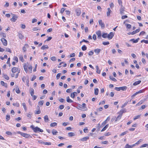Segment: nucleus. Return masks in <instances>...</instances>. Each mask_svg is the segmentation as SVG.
I'll return each instance as SVG.
<instances>
[{
    "mask_svg": "<svg viewBox=\"0 0 148 148\" xmlns=\"http://www.w3.org/2000/svg\"><path fill=\"white\" fill-rule=\"evenodd\" d=\"M32 114H30V112L28 114H27L26 116L28 117H29L30 119L31 118V117H32Z\"/></svg>",
    "mask_w": 148,
    "mask_h": 148,
    "instance_id": "obj_51",
    "label": "nucleus"
},
{
    "mask_svg": "<svg viewBox=\"0 0 148 148\" xmlns=\"http://www.w3.org/2000/svg\"><path fill=\"white\" fill-rule=\"evenodd\" d=\"M122 114H119L117 117H115V118H116L115 121H116L119 120L122 117Z\"/></svg>",
    "mask_w": 148,
    "mask_h": 148,
    "instance_id": "obj_17",
    "label": "nucleus"
},
{
    "mask_svg": "<svg viewBox=\"0 0 148 148\" xmlns=\"http://www.w3.org/2000/svg\"><path fill=\"white\" fill-rule=\"evenodd\" d=\"M128 131H126L124 132H123V133H121V134H120V136H123L126 134L127 133H128Z\"/></svg>",
    "mask_w": 148,
    "mask_h": 148,
    "instance_id": "obj_46",
    "label": "nucleus"
},
{
    "mask_svg": "<svg viewBox=\"0 0 148 148\" xmlns=\"http://www.w3.org/2000/svg\"><path fill=\"white\" fill-rule=\"evenodd\" d=\"M101 49H94V51L96 55H98L99 54L100 52L101 51Z\"/></svg>",
    "mask_w": 148,
    "mask_h": 148,
    "instance_id": "obj_12",
    "label": "nucleus"
},
{
    "mask_svg": "<svg viewBox=\"0 0 148 148\" xmlns=\"http://www.w3.org/2000/svg\"><path fill=\"white\" fill-rule=\"evenodd\" d=\"M141 42H144L146 44H148V40H143L141 41Z\"/></svg>",
    "mask_w": 148,
    "mask_h": 148,
    "instance_id": "obj_45",
    "label": "nucleus"
},
{
    "mask_svg": "<svg viewBox=\"0 0 148 148\" xmlns=\"http://www.w3.org/2000/svg\"><path fill=\"white\" fill-rule=\"evenodd\" d=\"M16 92L17 94H19L20 93V91L18 87H17L16 88Z\"/></svg>",
    "mask_w": 148,
    "mask_h": 148,
    "instance_id": "obj_34",
    "label": "nucleus"
},
{
    "mask_svg": "<svg viewBox=\"0 0 148 148\" xmlns=\"http://www.w3.org/2000/svg\"><path fill=\"white\" fill-rule=\"evenodd\" d=\"M99 89L97 88L95 89L94 93L95 95H97L98 94Z\"/></svg>",
    "mask_w": 148,
    "mask_h": 148,
    "instance_id": "obj_28",
    "label": "nucleus"
},
{
    "mask_svg": "<svg viewBox=\"0 0 148 148\" xmlns=\"http://www.w3.org/2000/svg\"><path fill=\"white\" fill-rule=\"evenodd\" d=\"M66 101L68 103H72L73 102V101L70 99L69 96L67 97H66Z\"/></svg>",
    "mask_w": 148,
    "mask_h": 148,
    "instance_id": "obj_19",
    "label": "nucleus"
},
{
    "mask_svg": "<svg viewBox=\"0 0 148 148\" xmlns=\"http://www.w3.org/2000/svg\"><path fill=\"white\" fill-rule=\"evenodd\" d=\"M3 77H4L5 79L8 80L9 79V78L7 75L3 74Z\"/></svg>",
    "mask_w": 148,
    "mask_h": 148,
    "instance_id": "obj_29",
    "label": "nucleus"
},
{
    "mask_svg": "<svg viewBox=\"0 0 148 148\" xmlns=\"http://www.w3.org/2000/svg\"><path fill=\"white\" fill-rule=\"evenodd\" d=\"M147 146H148V144H145L142 145L140 147H146Z\"/></svg>",
    "mask_w": 148,
    "mask_h": 148,
    "instance_id": "obj_61",
    "label": "nucleus"
},
{
    "mask_svg": "<svg viewBox=\"0 0 148 148\" xmlns=\"http://www.w3.org/2000/svg\"><path fill=\"white\" fill-rule=\"evenodd\" d=\"M69 136L70 137H72L74 136L75 135L73 132H69L68 134Z\"/></svg>",
    "mask_w": 148,
    "mask_h": 148,
    "instance_id": "obj_27",
    "label": "nucleus"
},
{
    "mask_svg": "<svg viewBox=\"0 0 148 148\" xmlns=\"http://www.w3.org/2000/svg\"><path fill=\"white\" fill-rule=\"evenodd\" d=\"M30 93L31 96H33L34 94V90L32 88H30L29 89Z\"/></svg>",
    "mask_w": 148,
    "mask_h": 148,
    "instance_id": "obj_15",
    "label": "nucleus"
},
{
    "mask_svg": "<svg viewBox=\"0 0 148 148\" xmlns=\"http://www.w3.org/2000/svg\"><path fill=\"white\" fill-rule=\"evenodd\" d=\"M94 53L92 51H90L88 53V54L89 56H91Z\"/></svg>",
    "mask_w": 148,
    "mask_h": 148,
    "instance_id": "obj_44",
    "label": "nucleus"
},
{
    "mask_svg": "<svg viewBox=\"0 0 148 148\" xmlns=\"http://www.w3.org/2000/svg\"><path fill=\"white\" fill-rule=\"evenodd\" d=\"M24 69L26 73H27V66L25 65L24 66Z\"/></svg>",
    "mask_w": 148,
    "mask_h": 148,
    "instance_id": "obj_52",
    "label": "nucleus"
},
{
    "mask_svg": "<svg viewBox=\"0 0 148 148\" xmlns=\"http://www.w3.org/2000/svg\"><path fill=\"white\" fill-rule=\"evenodd\" d=\"M125 8L123 6H121L119 10L120 13L121 14H124V11Z\"/></svg>",
    "mask_w": 148,
    "mask_h": 148,
    "instance_id": "obj_8",
    "label": "nucleus"
},
{
    "mask_svg": "<svg viewBox=\"0 0 148 148\" xmlns=\"http://www.w3.org/2000/svg\"><path fill=\"white\" fill-rule=\"evenodd\" d=\"M26 83L27 84V86H29V78H28V77L26 81Z\"/></svg>",
    "mask_w": 148,
    "mask_h": 148,
    "instance_id": "obj_47",
    "label": "nucleus"
},
{
    "mask_svg": "<svg viewBox=\"0 0 148 148\" xmlns=\"http://www.w3.org/2000/svg\"><path fill=\"white\" fill-rule=\"evenodd\" d=\"M140 28H139L137 29H136V30L130 33V34H131L132 35L134 34L137 33L139 32L140 31Z\"/></svg>",
    "mask_w": 148,
    "mask_h": 148,
    "instance_id": "obj_9",
    "label": "nucleus"
},
{
    "mask_svg": "<svg viewBox=\"0 0 148 148\" xmlns=\"http://www.w3.org/2000/svg\"><path fill=\"white\" fill-rule=\"evenodd\" d=\"M127 88V87L126 86H124L123 87H116L114 89L118 91H119L120 90H122L124 91V90H126Z\"/></svg>",
    "mask_w": 148,
    "mask_h": 148,
    "instance_id": "obj_2",
    "label": "nucleus"
},
{
    "mask_svg": "<svg viewBox=\"0 0 148 148\" xmlns=\"http://www.w3.org/2000/svg\"><path fill=\"white\" fill-rule=\"evenodd\" d=\"M126 112V109L125 108H123L122 109H121L120 110L119 112L120 114H122H122L123 113H125Z\"/></svg>",
    "mask_w": 148,
    "mask_h": 148,
    "instance_id": "obj_16",
    "label": "nucleus"
},
{
    "mask_svg": "<svg viewBox=\"0 0 148 148\" xmlns=\"http://www.w3.org/2000/svg\"><path fill=\"white\" fill-rule=\"evenodd\" d=\"M22 134V136L26 138H28L30 137H31V136L29 134H28L26 133H23Z\"/></svg>",
    "mask_w": 148,
    "mask_h": 148,
    "instance_id": "obj_10",
    "label": "nucleus"
},
{
    "mask_svg": "<svg viewBox=\"0 0 148 148\" xmlns=\"http://www.w3.org/2000/svg\"><path fill=\"white\" fill-rule=\"evenodd\" d=\"M1 84L3 86H4L5 87H7V85L6 84H5V83L3 81H1Z\"/></svg>",
    "mask_w": 148,
    "mask_h": 148,
    "instance_id": "obj_36",
    "label": "nucleus"
},
{
    "mask_svg": "<svg viewBox=\"0 0 148 148\" xmlns=\"http://www.w3.org/2000/svg\"><path fill=\"white\" fill-rule=\"evenodd\" d=\"M141 116V114H140V115H138L135 116L134 118L133 119L134 120H135L137 119L140 118Z\"/></svg>",
    "mask_w": 148,
    "mask_h": 148,
    "instance_id": "obj_30",
    "label": "nucleus"
},
{
    "mask_svg": "<svg viewBox=\"0 0 148 148\" xmlns=\"http://www.w3.org/2000/svg\"><path fill=\"white\" fill-rule=\"evenodd\" d=\"M76 108L78 109L83 111H85L86 110V109L85 110L84 108H82V105L79 104H78L77 107Z\"/></svg>",
    "mask_w": 148,
    "mask_h": 148,
    "instance_id": "obj_7",
    "label": "nucleus"
},
{
    "mask_svg": "<svg viewBox=\"0 0 148 148\" xmlns=\"http://www.w3.org/2000/svg\"><path fill=\"white\" fill-rule=\"evenodd\" d=\"M13 105L14 106H16L17 107H18L19 106V103H13Z\"/></svg>",
    "mask_w": 148,
    "mask_h": 148,
    "instance_id": "obj_53",
    "label": "nucleus"
},
{
    "mask_svg": "<svg viewBox=\"0 0 148 148\" xmlns=\"http://www.w3.org/2000/svg\"><path fill=\"white\" fill-rule=\"evenodd\" d=\"M1 40L4 46H6L7 45V41L5 39L2 38L1 39Z\"/></svg>",
    "mask_w": 148,
    "mask_h": 148,
    "instance_id": "obj_4",
    "label": "nucleus"
},
{
    "mask_svg": "<svg viewBox=\"0 0 148 148\" xmlns=\"http://www.w3.org/2000/svg\"><path fill=\"white\" fill-rule=\"evenodd\" d=\"M96 34L97 36H101V32L99 30L96 32Z\"/></svg>",
    "mask_w": 148,
    "mask_h": 148,
    "instance_id": "obj_40",
    "label": "nucleus"
},
{
    "mask_svg": "<svg viewBox=\"0 0 148 148\" xmlns=\"http://www.w3.org/2000/svg\"><path fill=\"white\" fill-rule=\"evenodd\" d=\"M118 2L119 5H121V6H123L122 2L121 0H118Z\"/></svg>",
    "mask_w": 148,
    "mask_h": 148,
    "instance_id": "obj_50",
    "label": "nucleus"
},
{
    "mask_svg": "<svg viewBox=\"0 0 148 148\" xmlns=\"http://www.w3.org/2000/svg\"><path fill=\"white\" fill-rule=\"evenodd\" d=\"M0 35L4 38H5L6 37V35L4 33L1 32V33H0Z\"/></svg>",
    "mask_w": 148,
    "mask_h": 148,
    "instance_id": "obj_35",
    "label": "nucleus"
},
{
    "mask_svg": "<svg viewBox=\"0 0 148 148\" xmlns=\"http://www.w3.org/2000/svg\"><path fill=\"white\" fill-rule=\"evenodd\" d=\"M75 94H77V92H73L72 93L71 95V97L73 98H74L75 96Z\"/></svg>",
    "mask_w": 148,
    "mask_h": 148,
    "instance_id": "obj_24",
    "label": "nucleus"
},
{
    "mask_svg": "<svg viewBox=\"0 0 148 148\" xmlns=\"http://www.w3.org/2000/svg\"><path fill=\"white\" fill-rule=\"evenodd\" d=\"M18 36L19 38L21 39H23L24 37V36L21 33H18Z\"/></svg>",
    "mask_w": 148,
    "mask_h": 148,
    "instance_id": "obj_33",
    "label": "nucleus"
},
{
    "mask_svg": "<svg viewBox=\"0 0 148 148\" xmlns=\"http://www.w3.org/2000/svg\"><path fill=\"white\" fill-rule=\"evenodd\" d=\"M126 25L127 28L130 29L131 28V26L130 24H127Z\"/></svg>",
    "mask_w": 148,
    "mask_h": 148,
    "instance_id": "obj_55",
    "label": "nucleus"
},
{
    "mask_svg": "<svg viewBox=\"0 0 148 148\" xmlns=\"http://www.w3.org/2000/svg\"><path fill=\"white\" fill-rule=\"evenodd\" d=\"M64 107V106L63 105H61L59 107V108L60 110H62L63 109Z\"/></svg>",
    "mask_w": 148,
    "mask_h": 148,
    "instance_id": "obj_57",
    "label": "nucleus"
},
{
    "mask_svg": "<svg viewBox=\"0 0 148 148\" xmlns=\"http://www.w3.org/2000/svg\"><path fill=\"white\" fill-rule=\"evenodd\" d=\"M96 72L98 74H100L101 71L99 69V67L98 66H96Z\"/></svg>",
    "mask_w": 148,
    "mask_h": 148,
    "instance_id": "obj_22",
    "label": "nucleus"
},
{
    "mask_svg": "<svg viewBox=\"0 0 148 148\" xmlns=\"http://www.w3.org/2000/svg\"><path fill=\"white\" fill-rule=\"evenodd\" d=\"M10 119V116L9 114H7L6 116V119L7 121H8Z\"/></svg>",
    "mask_w": 148,
    "mask_h": 148,
    "instance_id": "obj_38",
    "label": "nucleus"
},
{
    "mask_svg": "<svg viewBox=\"0 0 148 148\" xmlns=\"http://www.w3.org/2000/svg\"><path fill=\"white\" fill-rule=\"evenodd\" d=\"M105 103V101L103 100L101 102H100L99 103V105H103Z\"/></svg>",
    "mask_w": 148,
    "mask_h": 148,
    "instance_id": "obj_64",
    "label": "nucleus"
},
{
    "mask_svg": "<svg viewBox=\"0 0 148 148\" xmlns=\"http://www.w3.org/2000/svg\"><path fill=\"white\" fill-rule=\"evenodd\" d=\"M65 12L66 13V14L67 15H68V16L69 15L70 12V11H68V10H66V11H65Z\"/></svg>",
    "mask_w": 148,
    "mask_h": 148,
    "instance_id": "obj_59",
    "label": "nucleus"
},
{
    "mask_svg": "<svg viewBox=\"0 0 148 148\" xmlns=\"http://www.w3.org/2000/svg\"><path fill=\"white\" fill-rule=\"evenodd\" d=\"M92 38L94 40H96L97 39V36L95 34L93 35L92 36Z\"/></svg>",
    "mask_w": 148,
    "mask_h": 148,
    "instance_id": "obj_62",
    "label": "nucleus"
},
{
    "mask_svg": "<svg viewBox=\"0 0 148 148\" xmlns=\"http://www.w3.org/2000/svg\"><path fill=\"white\" fill-rule=\"evenodd\" d=\"M128 103V102H125V103H124V104L122 106H121V108H123L124 107L127 105V104Z\"/></svg>",
    "mask_w": 148,
    "mask_h": 148,
    "instance_id": "obj_63",
    "label": "nucleus"
},
{
    "mask_svg": "<svg viewBox=\"0 0 148 148\" xmlns=\"http://www.w3.org/2000/svg\"><path fill=\"white\" fill-rule=\"evenodd\" d=\"M22 104L23 107L25 110V111H26L27 110V108L26 107V105L25 103H22Z\"/></svg>",
    "mask_w": 148,
    "mask_h": 148,
    "instance_id": "obj_31",
    "label": "nucleus"
},
{
    "mask_svg": "<svg viewBox=\"0 0 148 148\" xmlns=\"http://www.w3.org/2000/svg\"><path fill=\"white\" fill-rule=\"evenodd\" d=\"M61 75V73H58L57 74L56 76V78L57 79H58L60 78V77Z\"/></svg>",
    "mask_w": 148,
    "mask_h": 148,
    "instance_id": "obj_42",
    "label": "nucleus"
},
{
    "mask_svg": "<svg viewBox=\"0 0 148 148\" xmlns=\"http://www.w3.org/2000/svg\"><path fill=\"white\" fill-rule=\"evenodd\" d=\"M107 122H106V121H105L103 123H102L101 125L102 127L105 125L106 123H107Z\"/></svg>",
    "mask_w": 148,
    "mask_h": 148,
    "instance_id": "obj_60",
    "label": "nucleus"
},
{
    "mask_svg": "<svg viewBox=\"0 0 148 148\" xmlns=\"http://www.w3.org/2000/svg\"><path fill=\"white\" fill-rule=\"evenodd\" d=\"M76 12L77 16H79L81 14V11L79 10H76Z\"/></svg>",
    "mask_w": 148,
    "mask_h": 148,
    "instance_id": "obj_39",
    "label": "nucleus"
},
{
    "mask_svg": "<svg viewBox=\"0 0 148 148\" xmlns=\"http://www.w3.org/2000/svg\"><path fill=\"white\" fill-rule=\"evenodd\" d=\"M139 40V38H138L136 39H132L130 40V41H132L133 43H137L138 42V41Z\"/></svg>",
    "mask_w": 148,
    "mask_h": 148,
    "instance_id": "obj_11",
    "label": "nucleus"
},
{
    "mask_svg": "<svg viewBox=\"0 0 148 148\" xmlns=\"http://www.w3.org/2000/svg\"><path fill=\"white\" fill-rule=\"evenodd\" d=\"M14 60L16 61L17 62H18V59L16 56H14L13 59Z\"/></svg>",
    "mask_w": 148,
    "mask_h": 148,
    "instance_id": "obj_56",
    "label": "nucleus"
},
{
    "mask_svg": "<svg viewBox=\"0 0 148 148\" xmlns=\"http://www.w3.org/2000/svg\"><path fill=\"white\" fill-rule=\"evenodd\" d=\"M124 148H132V147L131 145L127 144L125 145Z\"/></svg>",
    "mask_w": 148,
    "mask_h": 148,
    "instance_id": "obj_43",
    "label": "nucleus"
},
{
    "mask_svg": "<svg viewBox=\"0 0 148 148\" xmlns=\"http://www.w3.org/2000/svg\"><path fill=\"white\" fill-rule=\"evenodd\" d=\"M21 28L23 29H25V25L24 24H21Z\"/></svg>",
    "mask_w": 148,
    "mask_h": 148,
    "instance_id": "obj_54",
    "label": "nucleus"
},
{
    "mask_svg": "<svg viewBox=\"0 0 148 148\" xmlns=\"http://www.w3.org/2000/svg\"><path fill=\"white\" fill-rule=\"evenodd\" d=\"M50 126L52 127H54L56 126V123L54 122L51 123L50 125Z\"/></svg>",
    "mask_w": 148,
    "mask_h": 148,
    "instance_id": "obj_58",
    "label": "nucleus"
},
{
    "mask_svg": "<svg viewBox=\"0 0 148 148\" xmlns=\"http://www.w3.org/2000/svg\"><path fill=\"white\" fill-rule=\"evenodd\" d=\"M30 127L32 129L34 132L35 133L37 132H43V130H42L40 129L38 127H34V126L32 125Z\"/></svg>",
    "mask_w": 148,
    "mask_h": 148,
    "instance_id": "obj_1",
    "label": "nucleus"
},
{
    "mask_svg": "<svg viewBox=\"0 0 148 148\" xmlns=\"http://www.w3.org/2000/svg\"><path fill=\"white\" fill-rule=\"evenodd\" d=\"M143 141L142 139H140L136 143H135V144L138 145L140 143Z\"/></svg>",
    "mask_w": 148,
    "mask_h": 148,
    "instance_id": "obj_49",
    "label": "nucleus"
},
{
    "mask_svg": "<svg viewBox=\"0 0 148 148\" xmlns=\"http://www.w3.org/2000/svg\"><path fill=\"white\" fill-rule=\"evenodd\" d=\"M141 81L139 80L138 81H136L133 83V85L136 86L138 84H140L141 82Z\"/></svg>",
    "mask_w": 148,
    "mask_h": 148,
    "instance_id": "obj_23",
    "label": "nucleus"
},
{
    "mask_svg": "<svg viewBox=\"0 0 148 148\" xmlns=\"http://www.w3.org/2000/svg\"><path fill=\"white\" fill-rule=\"evenodd\" d=\"M49 48L48 46L47 45H45L42 46L41 47V49L42 50H45L46 49H47Z\"/></svg>",
    "mask_w": 148,
    "mask_h": 148,
    "instance_id": "obj_21",
    "label": "nucleus"
},
{
    "mask_svg": "<svg viewBox=\"0 0 148 148\" xmlns=\"http://www.w3.org/2000/svg\"><path fill=\"white\" fill-rule=\"evenodd\" d=\"M109 78L114 82H116L117 81L116 79L115 78H114L112 76H109Z\"/></svg>",
    "mask_w": 148,
    "mask_h": 148,
    "instance_id": "obj_32",
    "label": "nucleus"
},
{
    "mask_svg": "<svg viewBox=\"0 0 148 148\" xmlns=\"http://www.w3.org/2000/svg\"><path fill=\"white\" fill-rule=\"evenodd\" d=\"M99 23L100 25L101 26L102 29H104L105 28V24L103 23L102 22V21L101 20L99 21Z\"/></svg>",
    "mask_w": 148,
    "mask_h": 148,
    "instance_id": "obj_6",
    "label": "nucleus"
},
{
    "mask_svg": "<svg viewBox=\"0 0 148 148\" xmlns=\"http://www.w3.org/2000/svg\"><path fill=\"white\" fill-rule=\"evenodd\" d=\"M89 139V137L88 136L83 137L80 139V140L83 142L86 141Z\"/></svg>",
    "mask_w": 148,
    "mask_h": 148,
    "instance_id": "obj_14",
    "label": "nucleus"
},
{
    "mask_svg": "<svg viewBox=\"0 0 148 148\" xmlns=\"http://www.w3.org/2000/svg\"><path fill=\"white\" fill-rule=\"evenodd\" d=\"M44 118V121L45 122H48L49 121V119L48 116L47 115H46L45 116Z\"/></svg>",
    "mask_w": 148,
    "mask_h": 148,
    "instance_id": "obj_13",
    "label": "nucleus"
},
{
    "mask_svg": "<svg viewBox=\"0 0 148 148\" xmlns=\"http://www.w3.org/2000/svg\"><path fill=\"white\" fill-rule=\"evenodd\" d=\"M109 125L108 124L106 125V126L103 127V128L102 129L101 131V132H102L105 130L108 127Z\"/></svg>",
    "mask_w": 148,
    "mask_h": 148,
    "instance_id": "obj_20",
    "label": "nucleus"
},
{
    "mask_svg": "<svg viewBox=\"0 0 148 148\" xmlns=\"http://www.w3.org/2000/svg\"><path fill=\"white\" fill-rule=\"evenodd\" d=\"M17 69L16 67H14L12 69V72L13 73H15L17 71Z\"/></svg>",
    "mask_w": 148,
    "mask_h": 148,
    "instance_id": "obj_25",
    "label": "nucleus"
},
{
    "mask_svg": "<svg viewBox=\"0 0 148 148\" xmlns=\"http://www.w3.org/2000/svg\"><path fill=\"white\" fill-rule=\"evenodd\" d=\"M82 49L83 51H85L87 49V47L85 45H84L82 47Z\"/></svg>",
    "mask_w": 148,
    "mask_h": 148,
    "instance_id": "obj_41",
    "label": "nucleus"
},
{
    "mask_svg": "<svg viewBox=\"0 0 148 148\" xmlns=\"http://www.w3.org/2000/svg\"><path fill=\"white\" fill-rule=\"evenodd\" d=\"M44 103V101L43 100H41L38 103V105L40 106H42L43 105Z\"/></svg>",
    "mask_w": 148,
    "mask_h": 148,
    "instance_id": "obj_37",
    "label": "nucleus"
},
{
    "mask_svg": "<svg viewBox=\"0 0 148 148\" xmlns=\"http://www.w3.org/2000/svg\"><path fill=\"white\" fill-rule=\"evenodd\" d=\"M12 15L13 16V17L12 18L10 19V20L11 21L14 22L16 20L18 17L15 14H12Z\"/></svg>",
    "mask_w": 148,
    "mask_h": 148,
    "instance_id": "obj_5",
    "label": "nucleus"
},
{
    "mask_svg": "<svg viewBox=\"0 0 148 148\" xmlns=\"http://www.w3.org/2000/svg\"><path fill=\"white\" fill-rule=\"evenodd\" d=\"M114 36V33L112 32H110L109 34H108L107 38L109 40H110L112 39Z\"/></svg>",
    "mask_w": 148,
    "mask_h": 148,
    "instance_id": "obj_3",
    "label": "nucleus"
},
{
    "mask_svg": "<svg viewBox=\"0 0 148 148\" xmlns=\"http://www.w3.org/2000/svg\"><path fill=\"white\" fill-rule=\"evenodd\" d=\"M108 34L106 33H104L102 35V37L104 38H107Z\"/></svg>",
    "mask_w": 148,
    "mask_h": 148,
    "instance_id": "obj_26",
    "label": "nucleus"
},
{
    "mask_svg": "<svg viewBox=\"0 0 148 148\" xmlns=\"http://www.w3.org/2000/svg\"><path fill=\"white\" fill-rule=\"evenodd\" d=\"M104 45H106L109 44V42L108 41L106 42H103L102 43Z\"/></svg>",
    "mask_w": 148,
    "mask_h": 148,
    "instance_id": "obj_48",
    "label": "nucleus"
},
{
    "mask_svg": "<svg viewBox=\"0 0 148 148\" xmlns=\"http://www.w3.org/2000/svg\"><path fill=\"white\" fill-rule=\"evenodd\" d=\"M112 12L110 8H108V11L107 12V15L108 16H110V13Z\"/></svg>",
    "mask_w": 148,
    "mask_h": 148,
    "instance_id": "obj_18",
    "label": "nucleus"
}]
</instances>
